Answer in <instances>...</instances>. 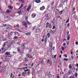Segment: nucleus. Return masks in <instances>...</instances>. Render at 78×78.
I'll return each mask as SVG.
<instances>
[{"instance_id": "nucleus-40", "label": "nucleus", "mask_w": 78, "mask_h": 78, "mask_svg": "<svg viewBox=\"0 0 78 78\" xmlns=\"http://www.w3.org/2000/svg\"><path fill=\"white\" fill-rule=\"evenodd\" d=\"M12 53L13 54H17V52H14V51H13Z\"/></svg>"}, {"instance_id": "nucleus-35", "label": "nucleus", "mask_w": 78, "mask_h": 78, "mask_svg": "<svg viewBox=\"0 0 78 78\" xmlns=\"http://www.w3.org/2000/svg\"><path fill=\"white\" fill-rule=\"evenodd\" d=\"M69 78H74V75L73 76H70L69 77Z\"/></svg>"}, {"instance_id": "nucleus-18", "label": "nucleus", "mask_w": 78, "mask_h": 78, "mask_svg": "<svg viewBox=\"0 0 78 78\" xmlns=\"http://www.w3.org/2000/svg\"><path fill=\"white\" fill-rule=\"evenodd\" d=\"M62 5L61 4H60L58 6V8H62Z\"/></svg>"}, {"instance_id": "nucleus-25", "label": "nucleus", "mask_w": 78, "mask_h": 78, "mask_svg": "<svg viewBox=\"0 0 78 78\" xmlns=\"http://www.w3.org/2000/svg\"><path fill=\"white\" fill-rule=\"evenodd\" d=\"M23 25L25 27H26L27 25V23H25L24 24H23Z\"/></svg>"}, {"instance_id": "nucleus-49", "label": "nucleus", "mask_w": 78, "mask_h": 78, "mask_svg": "<svg viewBox=\"0 0 78 78\" xmlns=\"http://www.w3.org/2000/svg\"><path fill=\"white\" fill-rule=\"evenodd\" d=\"M19 25L18 24L16 25V27H17V28H19Z\"/></svg>"}, {"instance_id": "nucleus-12", "label": "nucleus", "mask_w": 78, "mask_h": 78, "mask_svg": "<svg viewBox=\"0 0 78 78\" xmlns=\"http://www.w3.org/2000/svg\"><path fill=\"white\" fill-rule=\"evenodd\" d=\"M19 1L21 3H24L25 2L24 0H19Z\"/></svg>"}, {"instance_id": "nucleus-4", "label": "nucleus", "mask_w": 78, "mask_h": 78, "mask_svg": "<svg viewBox=\"0 0 78 78\" xmlns=\"http://www.w3.org/2000/svg\"><path fill=\"white\" fill-rule=\"evenodd\" d=\"M41 32V30H40V28H38L36 30V32L37 33H39Z\"/></svg>"}, {"instance_id": "nucleus-22", "label": "nucleus", "mask_w": 78, "mask_h": 78, "mask_svg": "<svg viewBox=\"0 0 78 78\" xmlns=\"http://www.w3.org/2000/svg\"><path fill=\"white\" fill-rule=\"evenodd\" d=\"M8 47L5 48L4 50V51H7V50H8Z\"/></svg>"}, {"instance_id": "nucleus-26", "label": "nucleus", "mask_w": 78, "mask_h": 78, "mask_svg": "<svg viewBox=\"0 0 78 78\" xmlns=\"http://www.w3.org/2000/svg\"><path fill=\"white\" fill-rule=\"evenodd\" d=\"M55 18H54L53 19V20L52 23H53V22H55Z\"/></svg>"}, {"instance_id": "nucleus-61", "label": "nucleus", "mask_w": 78, "mask_h": 78, "mask_svg": "<svg viewBox=\"0 0 78 78\" xmlns=\"http://www.w3.org/2000/svg\"><path fill=\"white\" fill-rule=\"evenodd\" d=\"M76 45H78V42L77 41H76Z\"/></svg>"}, {"instance_id": "nucleus-15", "label": "nucleus", "mask_w": 78, "mask_h": 78, "mask_svg": "<svg viewBox=\"0 0 78 78\" xmlns=\"http://www.w3.org/2000/svg\"><path fill=\"white\" fill-rule=\"evenodd\" d=\"M48 28H52V26H51V24H50L48 26Z\"/></svg>"}, {"instance_id": "nucleus-44", "label": "nucleus", "mask_w": 78, "mask_h": 78, "mask_svg": "<svg viewBox=\"0 0 78 78\" xmlns=\"http://www.w3.org/2000/svg\"><path fill=\"white\" fill-rule=\"evenodd\" d=\"M69 39H70V37H67V41H69Z\"/></svg>"}, {"instance_id": "nucleus-42", "label": "nucleus", "mask_w": 78, "mask_h": 78, "mask_svg": "<svg viewBox=\"0 0 78 78\" xmlns=\"http://www.w3.org/2000/svg\"><path fill=\"white\" fill-rule=\"evenodd\" d=\"M56 57V55H54V57H52V58H55Z\"/></svg>"}, {"instance_id": "nucleus-30", "label": "nucleus", "mask_w": 78, "mask_h": 78, "mask_svg": "<svg viewBox=\"0 0 78 78\" xmlns=\"http://www.w3.org/2000/svg\"><path fill=\"white\" fill-rule=\"evenodd\" d=\"M9 58H5V60L6 61H9Z\"/></svg>"}, {"instance_id": "nucleus-28", "label": "nucleus", "mask_w": 78, "mask_h": 78, "mask_svg": "<svg viewBox=\"0 0 78 78\" xmlns=\"http://www.w3.org/2000/svg\"><path fill=\"white\" fill-rule=\"evenodd\" d=\"M27 71H30V70L27 69H26L24 70V72H27Z\"/></svg>"}, {"instance_id": "nucleus-27", "label": "nucleus", "mask_w": 78, "mask_h": 78, "mask_svg": "<svg viewBox=\"0 0 78 78\" xmlns=\"http://www.w3.org/2000/svg\"><path fill=\"white\" fill-rule=\"evenodd\" d=\"M16 42V41H13L12 42V44H14Z\"/></svg>"}, {"instance_id": "nucleus-53", "label": "nucleus", "mask_w": 78, "mask_h": 78, "mask_svg": "<svg viewBox=\"0 0 78 78\" xmlns=\"http://www.w3.org/2000/svg\"><path fill=\"white\" fill-rule=\"evenodd\" d=\"M3 27H6L7 26V25L6 24H4L3 25Z\"/></svg>"}, {"instance_id": "nucleus-14", "label": "nucleus", "mask_w": 78, "mask_h": 78, "mask_svg": "<svg viewBox=\"0 0 78 78\" xmlns=\"http://www.w3.org/2000/svg\"><path fill=\"white\" fill-rule=\"evenodd\" d=\"M26 22H27V25H31V23L29 22L27 20L26 21Z\"/></svg>"}, {"instance_id": "nucleus-3", "label": "nucleus", "mask_w": 78, "mask_h": 78, "mask_svg": "<svg viewBox=\"0 0 78 78\" xmlns=\"http://www.w3.org/2000/svg\"><path fill=\"white\" fill-rule=\"evenodd\" d=\"M36 16V14L35 13H33L31 15L32 18H34Z\"/></svg>"}, {"instance_id": "nucleus-24", "label": "nucleus", "mask_w": 78, "mask_h": 78, "mask_svg": "<svg viewBox=\"0 0 78 78\" xmlns=\"http://www.w3.org/2000/svg\"><path fill=\"white\" fill-rule=\"evenodd\" d=\"M47 62L48 64H50V60L49 59L47 60Z\"/></svg>"}, {"instance_id": "nucleus-41", "label": "nucleus", "mask_w": 78, "mask_h": 78, "mask_svg": "<svg viewBox=\"0 0 78 78\" xmlns=\"http://www.w3.org/2000/svg\"><path fill=\"white\" fill-rule=\"evenodd\" d=\"M64 56H65V57L66 58H67V55L65 54V55H64Z\"/></svg>"}, {"instance_id": "nucleus-23", "label": "nucleus", "mask_w": 78, "mask_h": 78, "mask_svg": "<svg viewBox=\"0 0 78 78\" xmlns=\"http://www.w3.org/2000/svg\"><path fill=\"white\" fill-rule=\"evenodd\" d=\"M15 39H18V37L16 36H14L13 37Z\"/></svg>"}, {"instance_id": "nucleus-59", "label": "nucleus", "mask_w": 78, "mask_h": 78, "mask_svg": "<svg viewBox=\"0 0 78 78\" xmlns=\"http://www.w3.org/2000/svg\"><path fill=\"white\" fill-rule=\"evenodd\" d=\"M66 43H64L63 44V46H66Z\"/></svg>"}, {"instance_id": "nucleus-55", "label": "nucleus", "mask_w": 78, "mask_h": 78, "mask_svg": "<svg viewBox=\"0 0 78 78\" xmlns=\"http://www.w3.org/2000/svg\"><path fill=\"white\" fill-rule=\"evenodd\" d=\"M2 31L3 32V33H5V31L3 30H2Z\"/></svg>"}, {"instance_id": "nucleus-34", "label": "nucleus", "mask_w": 78, "mask_h": 78, "mask_svg": "<svg viewBox=\"0 0 78 78\" xmlns=\"http://www.w3.org/2000/svg\"><path fill=\"white\" fill-rule=\"evenodd\" d=\"M49 19H50V17H49V16L47 17V20H49Z\"/></svg>"}, {"instance_id": "nucleus-11", "label": "nucleus", "mask_w": 78, "mask_h": 78, "mask_svg": "<svg viewBox=\"0 0 78 78\" xmlns=\"http://www.w3.org/2000/svg\"><path fill=\"white\" fill-rule=\"evenodd\" d=\"M21 48L20 47H19L17 48V51H18V52H19V51H21V50H20V49Z\"/></svg>"}, {"instance_id": "nucleus-9", "label": "nucleus", "mask_w": 78, "mask_h": 78, "mask_svg": "<svg viewBox=\"0 0 78 78\" xmlns=\"http://www.w3.org/2000/svg\"><path fill=\"white\" fill-rule=\"evenodd\" d=\"M8 6L9 7V9H13V7L12 6H9V5Z\"/></svg>"}, {"instance_id": "nucleus-48", "label": "nucleus", "mask_w": 78, "mask_h": 78, "mask_svg": "<svg viewBox=\"0 0 78 78\" xmlns=\"http://www.w3.org/2000/svg\"><path fill=\"white\" fill-rule=\"evenodd\" d=\"M48 14H46L45 15L46 17H48Z\"/></svg>"}, {"instance_id": "nucleus-54", "label": "nucleus", "mask_w": 78, "mask_h": 78, "mask_svg": "<svg viewBox=\"0 0 78 78\" xmlns=\"http://www.w3.org/2000/svg\"><path fill=\"white\" fill-rule=\"evenodd\" d=\"M8 56H6V55H5L4 56V58H8Z\"/></svg>"}, {"instance_id": "nucleus-16", "label": "nucleus", "mask_w": 78, "mask_h": 78, "mask_svg": "<svg viewBox=\"0 0 78 78\" xmlns=\"http://www.w3.org/2000/svg\"><path fill=\"white\" fill-rule=\"evenodd\" d=\"M72 64H70L69 66V69H72Z\"/></svg>"}, {"instance_id": "nucleus-57", "label": "nucleus", "mask_w": 78, "mask_h": 78, "mask_svg": "<svg viewBox=\"0 0 78 78\" xmlns=\"http://www.w3.org/2000/svg\"><path fill=\"white\" fill-rule=\"evenodd\" d=\"M33 65H34V63H32L31 67H33Z\"/></svg>"}, {"instance_id": "nucleus-46", "label": "nucleus", "mask_w": 78, "mask_h": 78, "mask_svg": "<svg viewBox=\"0 0 78 78\" xmlns=\"http://www.w3.org/2000/svg\"><path fill=\"white\" fill-rule=\"evenodd\" d=\"M23 69H28V67H24V68H23Z\"/></svg>"}, {"instance_id": "nucleus-39", "label": "nucleus", "mask_w": 78, "mask_h": 78, "mask_svg": "<svg viewBox=\"0 0 78 78\" xmlns=\"http://www.w3.org/2000/svg\"><path fill=\"white\" fill-rule=\"evenodd\" d=\"M8 28H11V26H9L7 27Z\"/></svg>"}, {"instance_id": "nucleus-20", "label": "nucleus", "mask_w": 78, "mask_h": 78, "mask_svg": "<svg viewBox=\"0 0 78 78\" xmlns=\"http://www.w3.org/2000/svg\"><path fill=\"white\" fill-rule=\"evenodd\" d=\"M21 48L22 49H24V45L23 44H22L21 45Z\"/></svg>"}, {"instance_id": "nucleus-62", "label": "nucleus", "mask_w": 78, "mask_h": 78, "mask_svg": "<svg viewBox=\"0 0 78 78\" xmlns=\"http://www.w3.org/2000/svg\"><path fill=\"white\" fill-rule=\"evenodd\" d=\"M62 50H64V47L62 48Z\"/></svg>"}, {"instance_id": "nucleus-50", "label": "nucleus", "mask_w": 78, "mask_h": 78, "mask_svg": "<svg viewBox=\"0 0 78 78\" xmlns=\"http://www.w3.org/2000/svg\"><path fill=\"white\" fill-rule=\"evenodd\" d=\"M35 73V72H34V71H32V75H33V74H34Z\"/></svg>"}, {"instance_id": "nucleus-13", "label": "nucleus", "mask_w": 78, "mask_h": 78, "mask_svg": "<svg viewBox=\"0 0 78 78\" xmlns=\"http://www.w3.org/2000/svg\"><path fill=\"white\" fill-rule=\"evenodd\" d=\"M30 34L31 33H30V32L25 33V34H26V35H27V36H29Z\"/></svg>"}, {"instance_id": "nucleus-43", "label": "nucleus", "mask_w": 78, "mask_h": 78, "mask_svg": "<svg viewBox=\"0 0 78 78\" xmlns=\"http://www.w3.org/2000/svg\"><path fill=\"white\" fill-rule=\"evenodd\" d=\"M63 1L64 3H65V2H67V0H63Z\"/></svg>"}, {"instance_id": "nucleus-37", "label": "nucleus", "mask_w": 78, "mask_h": 78, "mask_svg": "<svg viewBox=\"0 0 78 78\" xmlns=\"http://www.w3.org/2000/svg\"><path fill=\"white\" fill-rule=\"evenodd\" d=\"M75 76H76V77L78 76V74H77V73L75 74Z\"/></svg>"}, {"instance_id": "nucleus-7", "label": "nucleus", "mask_w": 78, "mask_h": 78, "mask_svg": "<svg viewBox=\"0 0 78 78\" xmlns=\"http://www.w3.org/2000/svg\"><path fill=\"white\" fill-rule=\"evenodd\" d=\"M11 12V11L9 10V9H7V11L6 12V13H8L9 14H10Z\"/></svg>"}, {"instance_id": "nucleus-2", "label": "nucleus", "mask_w": 78, "mask_h": 78, "mask_svg": "<svg viewBox=\"0 0 78 78\" xmlns=\"http://www.w3.org/2000/svg\"><path fill=\"white\" fill-rule=\"evenodd\" d=\"M31 5H30L29 6L27 9V11H30V9H31Z\"/></svg>"}, {"instance_id": "nucleus-10", "label": "nucleus", "mask_w": 78, "mask_h": 78, "mask_svg": "<svg viewBox=\"0 0 78 78\" xmlns=\"http://www.w3.org/2000/svg\"><path fill=\"white\" fill-rule=\"evenodd\" d=\"M49 45L51 47V48L53 47V44H52V42H50L49 43Z\"/></svg>"}, {"instance_id": "nucleus-52", "label": "nucleus", "mask_w": 78, "mask_h": 78, "mask_svg": "<svg viewBox=\"0 0 78 78\" xmlns=\"http://www.w3.org/2000/svg\"><path fill=\"white\" fill-rule=\"evenodd\" d=\"M25 28L27 29V30L28 29V26H27H27L25 27Z\"/></svg>"}, {"instance_id": "nucleus-51", "label": "nucleus", "mask_w": 78, "mask_h": 78, "mask_svg": "<svg viewBox=\"0 0 78 78\" xmlns=\"http://www.w3.org/2000/svg\"><path fill=\"white\" fill-rule=\"evenodd\" d=\"M17 44H18V45H20V42H18L17 43Z\"/></svg>"}, {"instance_id": "nucleus-56", "label": "nucleus", "mask_w": 78, "mask_h": 78, "mask_svg": "<svg viewBox=\"0 0 78 78\" xmlns=\"http://www.w3.org/2000/svg\"><path fill=\"white\" fill-rule=\"evenodd\" d=\"M69 22V20H68L66 21V23H68Z\"/></svg>"}, {"instance_id": "nucleus-29", "label": "nucleus", "mask_w": 78, "mask_h": 78, "mask_svg": "<svg viewBox=\"0 0 78 78\" xmlns=\"http://www.w3.org/2000/svg\"><path fill=\"white\" fill-rule=\"evenodd\" d=\"M21 12H22V10H21L19 12H17V13L19 14H20V13H21Z\"/></svg>"}, {"instance_id": "nucleus-6", "label": "nucleus", "mask_w": 78, "mask_h": 78, "mask_svg": "<svg viewBox=\"0 0 78 78\" xmlns=\"http://www.w3.org/2000/svg\"><path fill=\"white\" fill-rule=\"evenodd\" d=\"M40 9L41 10V11H43V10H44V9H45V7L44 6H43L42 7H41Z\"/></svg>"}, {"instance_id": "nucleus-60", "label": "nucleus", "mask_w": 78, "mask_h": 78, "mask_svg": "<svg viewBox=\"0 0 78 78\" xmlns=\"http://www.w3.org/2000/svg\"><path fill=\"white\" fill-rule=\"evenodd\" d=\"M69 25H70V23H68L67 24V27H69Z\"/></svg>"}, {"instance_id": "nucleus-36", "label": "nucleus", "mask_w": 78, "mask_h": 78, "mask_svg": "<svg viewBox=\"0 0 78 78\" xmlns=\"http://www.w3.org/2000/svg\"><path fill=\"white\" fill-rule=\"evenodd\" d=\"M26 56H28V57H30V55L29 54L26 55Z\"/></svg>"}, {"instance_id": "nucleus-47", "label": "nucleus", "mask_w": 78, "mask_h": 78, "mask_svg": "<svg viewBox=\"0 0 78 78\" xmlns=\"http://www.w3.org/2000/svg\"><path fill=\"white\" fill-rule=\"evenodd\" d=\"M71 59H73L74 57H73V56H71Z\"/></svg>"}, {"instance_id": "nucleus-45", "label": "nucleus", "mask_w": 78, "mask_h": 78, "mask_svg": "<svg viewBox=\"0 0 78 78\" xmlns=\"http://www.w3.org/2000/svg\"><path fill=\"white\" fill-rule=\"evenodd\" d=\"M25 62H28V59H26V60H25Z\"/></svg>"}, {"instance_id": "nucleus-8", "label": "nucleus", "mask_w": 78, "mask_h": 78, "mask_svg": "<svg viewBox=\"0 0 78 78\" xmlns=\"http://www.w3.org/2000/svg\"><path fill=\"white\" fill-rule=\"evenodd\" d=\"M35 2L37 3H39L41 2V0H35Z\"/></svg>"}, {"instance_id": "nucleus-5", "label": "nucleus", "mask_w": 78, "mask_h": 78, "mask_svg": "<svg viewBox=\"0 0 78 78\" xmlns=\"http://www.w3.org/2000/svg\"><path fill=\"white\" fill-rule=\"evenodd\" d=\"M71 73H72V71L71 70L69 69L67 73V74L68 75H71Z\"/></svg>"}, {"instance_id": "nucleus-64", "label": "nucleus", "mask_w": 78, "mask_h": 78, "mask_svg": "<svg viewBox=\"0 0 78 78\" xmlns=\"http://www.w3.org/2000/svg\"><path fill=\"white\" fill-rule=\"evenodd\" d=\"M5 44H8V41H7L5 43Z\"/></svg>"}, {"instance_id": "nucleus-58", "label": "nucleus", "mask_w": 78, "mask_h": 78, "mask_svg": "<svg viewBox=\"0 0 78 78\" xmlns=\"http://www.w3.org/2000/svg\"><path fill=\"white\" fill-rule=\"evenodd\" d=\"M8 48H10L11 47V45H8Z\"/></svg>"}, {"instance_id": "nucleus-17", "label": "nucleus", "mask_w": 78, "mask_h": 78, "mask_svg": "<svg viewBox=\"0 0 78 78\" xmlns=\"http://www.w3.org/2000/svg\"><path fill=\"white\" fill-rule=\"evenodd\" d=\"M23 6V4H22L21 6L20 7L19 9H21V8H22Z\"/></svg>"}, {"instance_id": "nucleus-21", "label": "nucleus", "mask_w": 78, "mask_h": 78, "mask_svg": "<svg viewBox=\"0 0 78 78\" xmlns=\"http://www.w3.org/2000/svg\"><path fill=\"white\" fill-rule=\"evenodd\" d=\"M27 73H28V74H27L28 75H30V70L28 71Z\"/></svg>"}, {"instance_id": "nucleus-63", "label": "nucleus", "mask_w": 78, "mask_h": 78, "mask_svg": "<svg viewBox=\"0 0 78 78\" xmlns=\"http://www.w3.org/2000/svg\"><path fill=\"white\" fill-rule=\"evenodd\" d=\"M32 51V49H30L29 52H31Z\"/></svg>"}, {"instance_id": "nucleus-19", "label": "nucleus", "mask_w": 78, "mask_h": 78, "mask_svg": "<svg viewBox=\"0 0 78 78\" xmlns=\"http://www.w3.org/2000/svg\"><path fill=\"white\" fill-rule=\"evenodd\" d=\"M47 36L48 37H50V33H48L47 34Z\"/></svg>"}, {"instance_id": "nucleus-33", "label": "nucleus", "mask_w": 78, "mask_h": 78, "mask_svg": "<svg viewBox=\"0 0 78 78\" xmlns=\"http://www.w3.org/2000/svg\"><path fill=\"white\" fill-rule=\"evenodd\" d=\"M64 59L65 61H66L69 60V59L68 58H64Z\"/></svg>"}, {"instance_id": "nucleus-31", "label": "nucleus", "mask_w": 78, "mask_h": 78, "mask_svg": "<svg viewBox=\"0 0 78 78\" xmlns=\"http://www.w3.org/2000/svg\"><path fill=\"white\" fill-rule=\"evenodd\" d=\"M63 12V11H62L60 12H59V14H60V15L62 14V12Z\"/></svg>"}, {"instance_id": "nucleus-32", "label": "nucleus", "mask_w": 78, "mask_h": 78, "mask_svg": "<svg viewBox=\"0 0 78 78\" xmlns=\"http://www.w3.org/2000/svg\"><path fill=\"white\" fill-rule=\"evenodd\" d=\"M35 28H36V26H34L33 27V30H35Z\"/></svg>"}, {"instance_id": "nucleus-38", "label": "nucleus", "mask_w": 78, "mask_h": 78, "mask_svg": "<svg viewBox=\"0 0 78 78\" xmlns=\"http://www.w3.org/2000/svg\"><path fill=\"white\" fill-rule=\"evenodd\" d=\"M22 23H23H23H24V24L26 23V22L25 21H23L22 22Z\"/></svg>"}, {"instance_id": "nucleus-1", "label": "nucleus", "mask_w": 78, "mask_h": 78, "mask_svg": "<svg viewBox=\"0 0 78 78\" xmlns=\"http://www.w3.org/2000/svg\"><path fill=\"white\" fill-rule=\"evenodd\" d=\"M10 53V52H9L6 51L5 53V55H7V56L8 57H11V54Z\"/></svg>"}]
</instances>
